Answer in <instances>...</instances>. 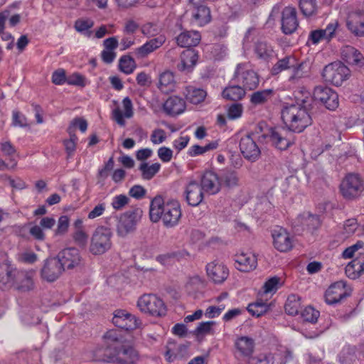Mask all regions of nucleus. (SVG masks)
Returning a JSON list of instances; mask_svg holds the SVG:
<instances>
[{
    "mask_svg": "<svg viewBox=\"0 0 364 364\" xmlns=\"http://www.w3.org/2000/svg\"><path fill=\"white\" fill-rule=\"evenodd\" d=\"M280 286V279L273 277L268 279L264 284L262 290L259 293V296L266 301L270 299L278 290Z\"/></svg>",
    "mask_w": 364,
    "mask_h": 364,
    "instance_id": "e433bc0d",
    "label": "nucleus"
},
{
    "mask_svg": "<svg viewBox=\"0 0 364 364\" xmlns=\"http://www.w3.org/2000/svg\"><path fill=\"white\" fill-rule=\"evenodd\" d=\"M183 196L189 205L197 206L203 200L204 191L200 183L190 180L184 186Z\"/></svg>",
    "mask_w": 364,
    "mask_h": 364,
    "instance_id": "2eb2a0df",
    "label": "nucleus"
},
{
    "mask_svg": "<svg viewBox=\"0 0 364 364\" xmlns=\"http://www.w3.org/2000/svg\"><path fill=\"white\" fill-rule=\"evenodd\" d=\"M67 84L84 87L88 84V80L84 75L78 73H74L68 76Z\"/></svg>",
    "mask_w": 364,
    "mask_h": 364,
    "instance_id": "603ef678",
    "label": "nucleus"
},
{
    "mask_svg": "<svg viewBox=\"0 0 364 364\" xmlns=\"http://www.w3.org/2000/svg\"><path fill=\"white\" fill-rule=\"evenodd\" d=\"M77 141V138L75 134L70 135L69 139H66L64 141V146L68 157H71L73 156L75 151Z\"/></svg>",
    "mask_w": 364,
    "mask_h": 364,
    "instance_id": "338daca9",
    "label": "nucleus"
},
{
    "mask_svg": "<svg viewBox=\"0 0 364 364\" xmlns=\"http://www.w3.org/2000/svg\"><path fill=\"white\" fill-rule=\"evenodd\" d=\"M299 60L294 55H287L279 60L272 68V73L277 75L284 70H291Z\"/></svg>",
    "mask_w": 364,
    "mask_h": 364,
    "instance_id": "f704fd0d",
    "label": "nucleus"
},
{
    "mask_svg": "<svg viewBox=\"0 0 364 364\" xmlns=\"http://www.w3.org/2000/svg\"><path fill=\"white\" fill-rule=\"evenodd\" d=\"M364 242L358 241L355 244L346 248L342 252L343 259H350L354 257H364L363 254Z\"/></svg>",
    "mask_w": 364,
    "mask_h": 364,
    "instance_id": "49530a36",
    "label": "nucleus"
},
{
    "mask_svg": "<svg viewBox=\"0 0 364 364\" xmlns=\"http://www.w3.org/2000/svg\"><path fill=\"white\" fill-rule=\"evenodd\" d=\"M165 42L166 37L164 35H160L156 38L150 39L142 46L136 48L134 51V54L138 58H144L161 48Z\"/></svg>",
    "mask_w": 364,
    "mask_h": 364,
    "instance_id": "393cba45",
    "label": "nucleus"
},
{
    "mask_svg": "<svg viewBox=\"0 0 364 364\" xmlns=\"http://www.w3.org/2000/svg\"><path fill=\"white\" fill-rule=\"evenodd\" d=\"M272 95V90L270 89L257 91L251 95L250 101L255 105H261L267 102Z\"/></svg>",
    "mask_w": 364,
    "mask_h": 364,
    "instance_id": "8fccbe9b",
    "label": "nucleus"
},
{
    "mask_svg": "<svg viewBox=\"0 0 364 364\" xmlns=\"http://www.w3.org/2000/svg\"><path fill=\"white\" fill-rule=\"evenodd\" d=\"M203 285V279L198 275H193L188 278L186 284V288L188 293L198 289Z\"/></svg>",
    "mask_w": 364,
    "mask_h": 364,
    "instance_id": "bf43d9fd",
    "label": "nucleus"
},
{
    "mask_svg": "<svg viewBox=\"0 0 364 364\" xmlns=\"http://www.w3.org/2000/svg\"><path fill=\"white\" fill-rule=\"evenodd\" d=\"M350 69L343 63L338 61L326 65L322 72L325 82L339 87L350 77Z\"/></svg>",
    "mask_w": 364,
    "mask_h": 364,
    "instance_id": "39448f33",
    "label": "nucleus"
},
{
    "mask_svg": "<svg viewBox=\"0 0 364 364\" xmlns=\"http://www.w3.org/2000/svg\"><path fill=\"white\" fill-rule=\"evenodd\" d=\"M300 300V296L296 294H291L288 296L285 304V311L288 315L294 316L298 314L301 306Z\"/></svg>",
    "mask_w": 364,
    "mask_h": 364,
    "instance_id": "a18cd8bd",
    "label": "nucleus"
},
{
    "mask_svg": "<svg viewBox=\"0 0 364 364\" xmlns=\"http://www.w3.org/2000/svg\"><path fill=\"white\" fill-rule=\"evenodd\" d=\"M351 289L344 281H338L332 284L326 291L325 300L328 304H335L348 296Z\"/></svg>",
    "mask_w": 364,
    "mask_h": 364,
    "instance_id": "f8f14e48",
    "label": "nucleus"
},
{
    "mask_svg": "<svg viewBox=\"0 0 364 364\" xmlns=\"http://www.w3.org/2000/svg\"><path fill=\"white\" fill-rule=\"evenodd\" d=\"M201 36L199 32L188 31L181 33L176 37L177 44L181 47H191L197 46L200 41Z\"/></svg>",
    "mask_w": 364,
    "mask_h": 364,
    "instance_id": "473e14b6",
    "label": "nucleus"
},
{
    "mask_svg": "<svg viewBox=\"0 0 364 364\" xmlns=\"http://www.w3.org/2000/svg\"><path fill=\"white\" fill-rule=\"evenodd\" d=\"M234 80L240 84L245 90H255L259 85V76L248 63L237 65Z\"/></svg>",
    "mask_w": 364,
    "mask_h": 364,
    "instance_id": "0eeeda50",
    "label": "nucleus"
},
{
    "mask_svg": "<svg viewBox=\"0 0 364 364\" xmlns=\"http://www.w3.org/2000/svg\"><path fill=\"white\" fill-rule=\"evenodd\" d=\"M16 259L19 262L33 264L38 260V255L31 250H24L18 253Z\"/></svg>",
    "mask_w": 364,
    "mask_h": 364,
    "instance_id": "09e8293b",
    "label": "nucleus"
},
{
    "mask_svg": "<svg viewBox=\"0 0 364 364\" xmlns=\"http://www.w3.org/2000/svg\"><path fill=\"white\" fill-rule=\"evenodd\" d=\"M198 60V52L193 49H187L181 54L177 68L180 71L190 73L196 67Z\"/></svg>",
    "mask_w": 364,
    "mask_h": 364,
    "instance_id": "bb28decb",
    "label": "nucleus"
},
{
    "mask_svg": "<svg viewBox=\"0 0 364 364\" xmlns=\"http://www.w3.org/2000/svg\"><path fill=\"white\" fill-rule=\"evenodd\" d=\"M149 217L153 223L162 220L166 227L172 228L178 223L181 217V205L178 200L165 202L161 196H156L150 203Z\"/></svg>",
    "mask_w": 364,
    "mask_h": 364,
    "instance_id": "7ed1b4c3",
    "label": "nucleus"
},
{
    "mask_svg": "<svg viewBox=\"0 0 364 364\" xmlns=\"http://www.w3.org/2000/svg\"><path fill=\"white\" fill-rule=\"evenodd\" d=\"M28 232L36 240L43 241L46 239V235L40 225L31 224L28 228Z\"/></svg>",
    "mask_w": 364,
    "mask_h": 364,
    "instance_id": "680f3d73",
    "label": "nucleus"
},
{
    "mask_svg": "<svg viewBox=\"0 0 364 364\" xmlns=\"http://www.w3.org/2000/svg\"><path fill=\"white\" fill-rule=\"evenodd\" d=\"M269 137L272 143L280 150L287 149L291 144L290 140L277 129H271Z\"/></svg>",
    "mask_w": 364,
    "mask_h": 364,
    "instance_id": "37998d69",
    "label": "nucleus"
},
{
    "mask_svg": "<svg viewBox=\"0 0 364 364\" xmlns=\"http://www.w3.org/2000/svg\"><path fill=\"white\" fill-rule=\"evenodd\" d=\"M119 42L117 37H110L103 41L104 50L101 53L103 62L109 64L116 58L115 50L118 47Z\"/></svg>",
    "mask_w": 364,
    "mask_h": 364,
    "instance_id": "c756f323",
    "label": "nucleus"
},
{
    "mask_svg": "<svg viewBox=\"0 0 364 364\" xmlns=\"http://www.w3.org/2000/svg\"><path fill=\"white\" fill-rule=\"evenodd\" d=\"M299 26L296 10L292 6L285 7L282 13V31L285 34L293 33Z\"/></svg>",
    "mask_w": 364,
    "mask_h": 364,
    "instance_id": "412c9836",
    "label": "nucleus"
},
{
    "mask_svg": "<svg viewBox=\"0 0 364 364\" xmlns=\"http://www.w3.org/2000/svg\"><path fill=\"white\" fill-rule=\"evenodd\" d=\"M70 220L67 215H62L58 218L57 228L55 230L56 235H63L65 234L69 228Z\"/></svg>",
    "mask_w": 364,
    "mask_h": 364,
    "instance_id": "13d9d810",
    "label": "nucleus"
},
{
    "mask_svg": "<svg viewBox=\"0 0 364 364\" xmlns=\"http://www.w3.org/2000/svg\"><path fill=\"white\" fill-rule=\"evenodd\" d=\"M247 311L252 316L259 317L265 314L269 310V304L264 298H259L252 304H249Z\"/></svg>",
    "mask_w": 364,
    "mask_h": 364,
    "instance_id": "ea45409f",
    "label": "nucleus"
},
{
    "mask_svg": "<svg viewBox=\"0 0 364 364\" xmlns=\"http://www.w3.org/2000/svg\"><path fill=\"white\" fill-rule=\"evenodd\" d=\"M161 164L158 162L149 164L146 161L141 162L139 166L141 178L144 180L149 181L152 179L161 170Z\"/></svg>",
    "mask_w": 364,
    "mask_h": 364,
    "instance_id": "58836bf2",
    "label": "nucleus"
},
{
    "mask_svg": "<svg viewBox=\"0 0 364 364\" xmlns=\"http://www.w3.org/2000/svg\"><path fill=\"white\" fill-rule=\"evenodd\" d=\"M18 269L9 262L0 264V289L7 290L15 284Z\"/></svg>",
    "mask_w": 364,
    "mask_h": 364,
    "instance_id": "f3484780",
    "label": "nucleus"
},
{
    "mask_svg": "<svg viewBox=\"0 0 364 364\" xmlns=\"http://www.w3.org/2000/svg\"><path fill=\"white\" fill-rule=\"evenodd\" d=\"M64 271L60 261L56 257L46 259L41 269V278L47 282L56 281Z\"/></svg>",
    "mask_w": 364,
    "mask_h": 364,
    "instance_id": "4468645a",
    "label": "nucleus"
},
{
    "mask_svg": "<svg viewBox=\"0 0 364 364\" xmlns=\"http://www.w3.org/2000/svg\"><path fill=\"white\" fill-rule=\"evenodd\" d=\"M364 191L363 183L356 174H348L340 184V192L346 199H353L359 197Z\"/></svg>",
    "mask_w": 364,
    "mask_h": 364,
    "instance_id": "6e6552de",
    "label": "nucleus"
},
{
    "mask_svg": "<svg viewBox=\"0 0 364 364\" xmlns=\"http://www.w3.org/2000/svg\"><path fill=\"white\" fill-rule=\"evenodd\" d=\"M67 78L65 70L63 68H59L55 70L51 77L52 82L57 85H61L67 83Z\"/></svg>",
    "mask_w": 364,
    "mask_h": 364,
    "instance_id": "052dcab7",
    "label": "nucleus"
},
{
    "mask_svg": "<svg viewBox=\"0 0 364 364\" xmlns=\"http://www.w3.org/2000/svg\"><path fill=\"white\" fill-rule=\"evenodd\" d=\"M242 113L243 107L239 103L231 105L227 109L228 117L231 120H235L240 118Z\"/></svg>",
    "mask_w": 364,
    "mask_h": 364,
    "instance_id": "4d7b16f0",
    "label": "nucleus"
},
{
    "mask_svg": "<svg viewBox=\"0 0 364 364\" xmlns=\"http://www.w3.org/2000/svg\"><path fill=\"white\" fill-rule=\"evenodd\" d=\"M299 6L301 12L306 16L314 14L317 8L316 0H300Z\"/></svg>",
    "mask_w": 364,
    "mask_h": 364,
    "instance_id": "864d4df0",
    "label": "nucleus"
},
{
    "mask_svg": "<svg viewBox=\"0 0 364 364\" xmlns=\"http://www.w3.org/2000/svg\"><path fill=\"white\" fill-rule=\"evenodd\" d=\"M184 95L188 101L191 103L197 105L205 100L207 92L203 89L190 85L186 87Z\"/></svg>",
    "mask_w": 364,
    "mask_h": 364,
    "instance_id": "4c0bfd02",
    "label": "nucleus"
},
{
    "mask_svg": "<svg viewBox=\"0 0 364 364\" xmlns=\"http://www.w3.org/2000/svg\"><path fill=\"white\" fill-rule=\"evenodd\" d=\"M208 278L215 284L223 283L228 277V269L218 261H213L206 265Z\"/></svg>",
    "mask_w": 364,
    "mask_h": 364,
    "instance_id": "5701e85b",
    "label": "nucleus"
},
{
    "mask_svg": "<svg viewBox=\"0 0 364 364\" xmlns=\"http://www.w3.org/2000/svg\"><path fill=\"white\" fill-rule=\"evenodd\" d=\"M189 141V136L181 135L173 141V147L179 152L188 146Z\"/></svg>",
    "mask_w": 364,
    "mask_h": 364,
    "instance_id": "774afa93",
    "label": "nucleus"
},
{
    "mask_svg": "<svg viewBox=\"0 0 364 364\" xmlns=\"http://www.w3.org/2000/svg\"><path fill=\"white\" fill-rule=\"evenodd\" d=\"M34 269H18L13 287L21 292H28L34 289Z\"/></svg>",
    "mask_w": 364,
    "mask_h": 364,
    "instance_id": "dca6fc26",
    "label": "nucleus"
},
{
    "mask_svg": "<svg viewBox=\"0 0 364 364\" xmlns=\"http://www.w3.org/2000/svg\"><path fill=\"white\" fill-rule=\"evenodd\" d=\"M112 232L108 228H97L92 234L90 245V252L95 255H100L112 247Z\"/></svg>",
    "mask_w": 364,
    "mask_h": 364,
    "instance_id": "423d86ee",
    "label": "nucleus"
},
{
    "mask_svg": "<svg viewBox=\"0 0 364 364\" xmlns=\"http://www.w3.org/2000/svg\"><path fill=\"white\" fill-rule=\"evenodd\" d=\"M272 48L264 42H259L255 47V53L257 56L262 59H267L272 55Z\"/></svg>",
    "mask_w": 364,
    "mask_h": 364,
    "instance_id": "6e6d98bb",
    "label": "nucleus"
},
{
    "mask_svg": "<svg viewBox=\"0 0 364 364\" xmlns=\"http://www.w3.org/2000/svg\"><path fill=\"white\" fill-rule=\"evenodd\" d=\"M186 102L183 98L178 96L169 97L164 103V112L170 116L182 114L186 109Z\"/></svg>",
    "mask_w": 364,
    "mask_h": 364,
    "instance_id": "c85d7f7f",
    "label": "nucleus"
},
{
    "mask_svg": "<svg viewBox=\"0 0 364 364\" xmlns=\"http://www.w3.org/2000/svg\"><path fill=\"white\" fill-rule=\"evenodd\" d=\"M166 132L161 128H155L150 135V141L154 145L164 143L167 139Z\"/></svg>",
    "mask_w": 364,
    "mask_h": 364,
    "instance_id": "5fc2aeb1",
    "label": "nucleus"
},
{
    "mask_svg": "<svg viewBox=\"0 0 364 364\" xmlns=\"http://www.w3.org/2000/svg\"><path fill=\"white\" fill-rule=\"evenodd\" d=\"M140 320H115L116 328L109 330L104 336L109 348H113L109 362L124 364H136L139 360L137 351L132 346L122 345V332L128 333L141 326Z\"/></svg>",
    "mask_w": 364,
    "mask_h": 364,
    "instance_id": "f03ea898",
    "label": "nucleus"
},
{
    "mask_svg": "<svg viewBox=\"0 0 364 364\" xmlns=\"http://www.w3.org/2000/svg\"><path fill=\"white\" fill-rule=\"evenodd\" d=\"M119 68L124 74L129 75L135 70L136 63L129 55H122L119 60Z\"/></svg>",
    "mask_w": 364,
    "mask_h": 364,
    "instance_id": "de8ad7c7",
    "label": "nucleus"
},
{
    "mask_svg": "<svg viewBox=\"0 0 364 364\" xmlns=\"http://www.w3.org/2000/svg\"><path fill=\"white\" fill-rule=\"evenodd\" d=\"M272 209V203L266 198H263L259 203H258L255 208V214L262 215L263 213H267Z\"/></svg>",
    "mask_w": 364,
    "mask_h": 364,
    "instance_id": "0e129e2a",
    "label": "nucleus"
},
{
    "mask_svg": "<svg viewBox=\"0 0 364 364\" xmlns=\"http://www.w3.org/2000/svg\"><path fill=\"white\" fill-rule=\"evenodd\" d=\"M294 95L296 103L284 105L281 116L289 130L301 133L312 124L313 98L311 92L304 87L295 91Z\"/></svg>",
    "mask_w": 364,
    "mask_h": 364,
    "instance_id": "f257e3e1",
    "label": "nucleus"
},
{
    "mask_svg": "<svg viewBox=\"0 0 364 364\" xmlns=\"http://www.w3.org/2000/svg\"><path fill=\"white\" fill-rule=\"evenodd\" d=\"M273 245L281 252L290 251L294 247V237L284 228L277 227L272 231Z\"/></svg>",
    "mask_w": 364,
    "mask_h": 364,
    "instance_id": "9b49d317",
    "label": "nucleus"
},
{
    "mask_svg": "<svg viewBox=\"0 0 364 364\" xmlns=\"http://www.w3.org/2000/svg\"><path fill=\"white\" fill-rule=\"evenodd\" d=\"M237 349L244 355H250L254 348V341L246 336L239 338L235 342Z\"/></svg>",
    "mask_w": 364,
    "mask_h": 364,
    "instance_id": "c03bdc74",
    "label": "nucleus"
},
{
    "mask_svg": "<svg viewBox=\"0 0 364 364\" xmlns=\"http://www.w3.org/2000/svg\"><path fill=\"white\" fill-rule=\"evenodd\" d=\"M240 149L245 158L252 161L260 154V149L251 134L245 135L240 139Z\"/></svg>",
    "mask_w": 364,
    "mask_h": 364,
    "instance_id": "4be33fe9",
    "label": "nucleus"
},
{
    "mask_svg": "<svg viewBox=\"0 0 364 364\" xmlns=\"http://www.w3.org/2000/svg\"><path fill=\"white\" fill-rule=\"evenodd\" d=\"M235 267L241 272H250L257 265V259L251 251L242 250L235 255Z\"/></svg>",
    "mask_w": 364,
    "mask_h": 364,
    "instance_id": "a211bd4d",
    "label": "nucleus"
},
{
    "mask_svg": "<svg viewBox=\"0 0 364 364\" xmlns=\"http://www.w3.org/2000/svg\"><path fill=\"white\" fill-rule=\"evenodd\" d=\"M321 221L317 215H311L309 213H304L299 215L294 221V226H301L309 230L318 228Z\"/></svg>",
    "mask_w": 364,
    "mask_h": 364,
    "instance_id": "7c9ffc66",
    "label": "nucleus"
},
{
    "mask_svg": "<svg viewBox=\"0 0 364 364\" xmlns=\"http://www.w3.org/2000/svg\"><path fill=\"white\" fill-rule=\"evenodd\" d=\"M306 64L304 61L299 60L297 64L290 70L288 82L290 85H299L301 80L308 76V70L306 69Z\"/></svg>",
    "mask_w": 364,
    "mask_h": 364,
    "instance_id": "2f4dec72",
    "label": "nucleus"
},
{
    "mask_svg": "<svg viewBox=\"0 0 364 364\" xmlns=\"http://www.w3.org/2000/svg\"><path fill=\"white\" fill-rule=\"evenodd\" d=\"M57 259L60 261L63 269H73L80 264V255L77 249L74 247H68L60 251L58 256Z\"/></svg>",
    "mask_w": 364,
    "mask_h": 364,
    "instance_id": "aec40b11",
    "label": "nucleus"
},
{
    "mask_svg": "<svg viewBox=\"0 0 364 364\" xmlns=\"http://www.w3.org/2000/svg\"><path fill=\"white\" fill-rule=\"evenodd\" d=\"M140 216L136 212H126L117 218L116 232L119 237H125L134 232Z\"/></svg>",
    "mask_w": 364,
    "mask_h": 364,
    "instance_id": "1a4fd4ad",
    "label": "nucleus"
},
{
    "mask_svg": "<svg viewBox=\"0 0 364 364\" xmlns=\"http://www.w3.org/2000/svg\"><path fill=\"white\" fill-rule=\"evenodd\" d=\"M94 26V21L91 18H81L75 21L74 28L79 33L90 38L92 35L91 28Z\"/></svg>",
    "mask_w": 364,
    "mask_h": 364,
    "instance_id": "a19ab883",
    "label": "nucleus"
},
{
    "mask_svg": "<svg viewBox=\"0 0 364 364\" xmlns=\"http://www.w3.org/2000/svg\"><path fill=\"white\" fill-rule=\"evenodd\" d=\"M190 6L191 9L186 14L190 16L193 24L203 26L210 22L211 18L210 11L202 1L195 4L190 1Z\"/></svg>",
    "mask_w": 364,
    "mask_h": 364,
    "instance_id": "ddd939ff",
    "label": "nucleus"
},
{
    "mask_svg": "<svg viewBox=\"0 0 364 364\" xmlns=\"http://www.w3.org/2000/svg\"><path fill=\"white\" fill-rule=\"evenodd\" d=\"M245 95V90L240 85L228 86L222 92L223 98L234 101L241 100Z\"/></svg>",
    "mask_w": 364,
    "mask_h": 364,
    "instance_id": "79ce46f5",
    "label": "nucleus"
},
{
    "mask_svg": "<svg viewBox=\"0 0 364 364\" xmlns=\"http://www.w3.org/2000/svg\"><path fill=\"white\" fill-rule=\"evenodd\" d=\"M136 306L142 313L153 317L167 316L168 307L164 301L156 294H144L137 300Z\"/></svg>",
    "mask_w": 364,
    "mask_h": 364,
    "instance_id": "20e7f679",
    "label": "nucleus"
},
{
    "mask_svg": "<svg viewBox=\"0 0 364 364\" xmlns=\"http://www.w3.org/2000/svg\"><path fill=\"white\" fill-rule=\"evenodd\" d=\"M176 87L173 73L170 71L162 73L159 77L158 88L164 93L173 92Z\"/></svg>",
    "mask_w": 364,
    "mask_h": 364,
    "instance_id": "c9c22d12",
    "label": "nucleus"
},
{
    "mask_svg": "<svg viewBox=\"0 0 364 364\" xmlns=\"http://www.w3.org/2000/svg\"><path fill=\"white\" fill-rule=\"evenodd\" d=\"M173 151L167 146H161L157 150L159 159L164 163H168L173 158Z\"/></svg>",
    "mask_w": 364,
    "mask_h": 364,
    "instance_id": "69168bd1",
    "label": "nucleus"
},
{
    "mask_svg": "<svg viewBox=\"0 0 364 364\" xmlns=\"http://www.w3.org/2000/svg\"><path fill=\"white\" fill-rule=\"evenodd\" d=\"M112 115L117 123L121 126L125 124V119L133 117V105L129 97H126L122 100V108L117 107L112 110Z\"/></svg>",
    "mask_w": 364,
    "mask_h": 364,
    "instance_id": "a878e982",
    "label": "nucleus"
},
{
    "mask_svg": "<svg viewBox=\"0 0 364 364\" xmlns=\"http://www.w3.org/2000/svg\"><path fill=\"white\" fill-rule=\"evenodd\" d=\"M358 228L357 220L350 218L347 220L343 225V234L345 237H348L355 233Z\"/></svg>",
    "mask_w": 364,
    "mask_h": 364,
    "instance_id": "e2e57ef3",
    "label": "nucleus"
},
{
    "mask_svg": "<svg viewBox=\"0 0 364 364\" xmlns=\"http://www.w3.org/2000/svg\"><path fill=\"white\" fill-rule=\"evenodd\" d=\"M200 184L205 193L214 195L220 191L222 181L215 172L208 171L203 173Z\"/></svg>",
    "mask_w": 364,
    "mask_h": 364,
    "instance_id": "b1692460",
    "label": "nucleus"
},
{
    "mask_svg": "<svg viewBox=\"0 0 364 364\" xmlns=\"http://www.w3.org/2000/svg\"><path fill=\"white\" fill-rule=\"evenodd\" d=\"M346 26L354 36H364V11L356 10L348 14L346 19Z\"/></svg>",
    "mask_w": 364,
    "mask_h": 364,
    "instance_id": "6ab92c4d",
    "label": "nucleus"
},
{
    "mask_svg": "<svg viewBox=\"0 0 364 364\" xmlns=\"http://www.w3.org/2000/svg\"><path fill=\"white\" fill-rule=\"evenodd\" d=\"M341 58L348 64L362 68L364 66V56L354 47L346 46L341 50Z\"/></svg>",
    "mask_w": 364,
    "mask_h": 364,
    "instance_id": "cd10ccee",
    "label": "nucleus"
},
{
    "mask_svg": "<svg viewBox=\"0 0 364 364\" xmlns=\"http://www.w3.org/2000/svg\"><path fill=\"white\" fill-rule=\"evenodd\" d=\"M313 100L320 102L329 110H336L339 105L338 93L328 87L317 86L314 88Z\"/></svg>",
    "mask_w": 364,
    "mask_h": 364,
    "instance_id": "9d476101",
    "label": "nucleus"
},
{
    "mask_svg": "<svg viewBox=\"0 0 364 364\" xmlns=\"http://www.w3.org/2000/svg\"><path fill=\"white\" fill-rule=\"evenodd\" d=\"M130 201V198L124 194H119L113 196L111 199L110 205L116 211L124 208Z\"/></svg>",
    "mask_w": 364,
    "mask_h": 364,
    "instance_id": "3c124183",
    "label": "nucleus"
},
{
    "mask_svg": "<svg viewBox=\"0 0 364 364\" xmlns=\"http://www.w3.org/2000/svg\"><path fill=\"white\" fill-rule=\"evenodd\" d=\"M346 276L351 279L358 278L364 272V257H358L353 259L346 267Z\"/></svg>",
    "mask_w": 364,
    "mask_h": 364,
    "instance_id": "72a5a7b5",
    "label": "nucleus"
}]
</instances>
